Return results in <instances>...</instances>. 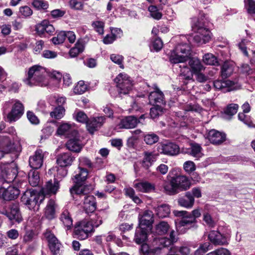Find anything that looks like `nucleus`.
<instances>
[{
    "label": "nucleus",
    "instance_id": "obj_1",
    "mask_svg": "<svg viewBox=\"0 0 255 255\" xmlns=\"http://www.w3.org/2000/svg\"><path fill=\"white\" fill-rule=\"evenodd\" d=\"M46 75L47 72L44 67L35 65L29 69L27 77L23 80V82L26 85L30 86H46L48 83L46 78Z\"/></svg>",
    "mask_w": 255,
    "mask_h": 255
},
{
    "label": "nucleus",
    "instance_id": "obj_2",
    "mask_svg": "<svg viewBox=\"0 0 255 255\" xmlns=\"http://www.w3.org/2000/svg\"><path fill=\"white\" fill-rule=\"evenodd\" d=\"M192 28L195 31L194 34L189 35L188 37L182 36V40L187 38L189 42L191 43V40L192 39L195 43L199 45L206 44L210 41L212 34L208 28L202 26L199 22L195 23Z\"/></svg>",
    "mask_w": 255,
    "mask_h": 255
},
{
    "label": "nucleus",
    "instance_id": "obj_3",
    "mask_svg": "<svg viewBox=\"0 0 255 255\" xmlns=\"http://www.w3.org/2000/svg\"><path fill=\"white\" fill-rule=\"evenodd\" d=\"M188 60L190 68L185 63L180 64L179 67L181 69L180 76L183 77V79L190 80L192 79L193 74L202 72L205 68L201 61L197 58H188Z\"/></svg>",
    "mask_w": 255,
    "mask_h": 255
},
{
    "label": "nucleus",
    "instance_id": "obj_4",
    "mask_svg": "<svg viewBox=\"0 0 255 255\" xmlns=\"http://www.w3.org/2000/svg\"><path fill=\"white\" fill-rule=\"evenodd\" d=\"M191 48L189 44H178L175 49L171 52L169 60L173 64L185 63L190 55Z\"/></svg>",
    "mask_w": 255,
    "mask_h": 255
},
{
    "label": "nucleus",
    "instance_id": "obj_5",
    "mask_svg": "<svg viewBox=\"0 0 255 255\" xmlns=\"http://www.w3.org/2000/svg\"><path fill=\"white\" fill-rule=\"evenodd\" d=\"M21 202L30 209H38L39 205L44 200V196L34 190H26L21 197Z\"/></svg>",
    "mask_w": 255,
    "mask_h": 255
},
{
    "label": "nucleus",
    "instance_id": "obj_6",
    "mask_svg": "<svg viewBox=\"0 0 255 255\" xmlns=\"http://www.w3.org/2000/svg\"><path fill=\"white\" fill-rule=\"evenodd\" d=\"M119 94L126 95L132 89V83L130 77L125 73L119 74L115 79Z\"/></svg>",
    "mask_w": 255,
    "mask_h": 255
},
{
    "label": "nucleus",
    "instance_id": "obj_7",
    "mask_svg": "<svg viewBox=\"0 0 255 255\" xmlns=\"http://www.w3.org/2000/svg\"><path fill=\"white\" fill-rule=\"evenodd\" d=\"M14 103L11 112L7 116V120L9 122H15L19 119L23 113L24 108L22 104L19 101L10 100L6 102L4 108L6 109L10 105Z\"/></svg>",
    "mask_w": 255,
    "mask_h": 255
},
{
    "label": "nucleus",
    "instance_id": "obj_8",
    "mask_svg": "<svg viewBox=\"0 0 255 255\" xmlns=\"http://www.w3.org/2000/svg\"><path fill=\"white\" fill-rule=\"evenodd\" d=\"M0 150L5 153H13L17 156L21 149L18 144H12L9 137L0 136Z\"/></svg>",
    "mask_w": 255,
    "mask_h": 255
},
{
    "label": "nucleus",
    "instance_id": "obj_9",
    "mask_svg": "<svg viewBox=\"0 0 255 255\" xmlns=\"http://www.w3.org/2000/svg\"><path fill=\"white\" fill-rule=\"evenodd\" d=\"M93 231V226L91 223L86 221L79 222L74 228L75 235L81 240L86 239Z\"/></svg>",
    "mask_w": 255,
    "mask_h": 255
},
{
    "label": "nucleus",
    "instance_id": "obj_10",
    "mask_svg": "<svg viewBox=\"0 0 255 255\" xmlns=\"http://www.w3.org/2000/svg\"><path fill=\"white\" fill-rule=\"evenodd\" d=\"M6 216L8 219L13 223H19L22 221V217L17 204L10 205L7 209H5L0 213Z\"/></svg>",
    "mask_w": 255,
    "mask_h": 255
},
{
    "label": "nucleus",
    "instance_id": "obj_11",
    "mask_svg": "<svg viewBox=\"0 0 255 255\" xmlns=\"http://www.w3.org/2000/svg\"><path fill=\"white\" fill-rule=\"evenodd\" d=\"M44 237L47 240L49 248L54 255H60L61 244L50 230H46L44 233Z\"/></svg>",
    "mask_w": 255,
    "mask_h": 255
},
{
    "label": "nucleus",
    "instance_id": "obj_12",
    "mask_svg": "<svg viewBox=\"0 0 255 255\" xmlns=\"http://www.w3.org/2000/svg\"><path fill=\"white\" fill-rule=\"evenodd\" d=\"M170 183L175 187L176 191H186L191 185L189 179L184 175H176L171 178Z\"/></svg>",
    "mask_w": 255,
    "mask_h": 255
},
{
    "label": "nucleus",
    "instance_id": "obj_13",
    "mask_svg": "<svg viewBox=\"0 0 255 255\" xmlns=\"http://www.w3.org/2000/svg\"><path fill=\"white\" fill-rule=\"evenodd\" d=\"M36 33L41 37L52 35L55 32L53 26L47 20H44L35 25Z\"/></svg>",
    "mask_w": 255,
    "mask_h": 255
},
{
    "label": "nucleus",
    "instance_id": "obj_14",
    "mask_svg": "<svg viewBox=\"0 0 255 255\" xmlns=\"http://www.w3.org/2000/svg\"><path fill=\"white\" fill-rule=\"evenodd\" d=\"M17 174V169L13 164H7L1 167L2 176L7 182L12 181L16 183L18 181Z\"/></svg>",
    "mask_w": 255,
    "mask_h": 255
},
{
    "label": "nucleus",
    "instance_id": "obj_15",
    "mask_svg": "<svg viewBox=\"0 0 255 255\" xmlns=\"http://www.w3.org/2000/svg\"><path fill=\"white\" fill-rule=\"evenodd\" d=\"M174 215L176 217H181L182 219L179 222L178 228L186 227L188 228L191 227V224L194 223L195 218L191 216V213L186 211H174Z\"/></svg>",
    "mask_w": 255,
    "mask_h": 255
},
{
    "label": "nucleus",
    "instance_id": "obj_16",
    "mask_svg": "<svg viewBox=\"0 0 255 255\" xmlns=\"http://www.w3.org/2000/svg\"><path fill=\"white\" fill-rule=\"evenodd\" d=\"M45 154V153L42 150L37 149L34 154L29 157V164L30 166L35 169L40 168L43 164Z\"/></svg>",
    "mask_w": 255,
    "mask_h": 255
},
{
    "label": "nucleus",
    "instance_id": "obj_17",
    "mask_svg": "<svg viewBox=\"0 0 255 255\" xmlns=\"http://www.w3.org/2000/svg\"><path fill=\"white\" fill-rule=\"evenodd\" d=\"M148 98L150 104L153 105H159L161 106L165 104L164 95L156 86H154V91L150 92Z\"/></svg>",
    "mask_w": 255,
    "mask_h": 255
},
{
    "label": "nucleus",
    "instance_id": "obj_18",
    "mask_svg": "<svg viewBox=\"0 0 255 255\" xmlns=\"http://www.w3.org/2000/svg\"><path fill=\"white\" fill-rule=\"evenodd\" d=\"M73 135L69 136L70 139L66 143L67 148L72 151L79 152L82 148V144L78 136L77 131H74Z\"/></svg>",
    "mask_w": 255,
    "mask_h": 255
},
{
    "label": "nucleus",
    "instance_id": "obj_19",
    "mask_svg": "<svg viewBox=\"0 0 255 255\" xmlns=\"http://www.w3.org/2000/svg\"><path fill=\"white\" fill-rule=\"evenodd\" d=\"M159 151L164 154L175 155L179 152V147L178 145L172 142L162 143L158 147Z\"/></svg>",
    "mask_w": 255,
    "mask_h": 255
},
{
    "label": "nucleus",
    "instance_id": "obj_20",
    "mask_svg": "<svg viewBox=\"0 0 255 255\" xmlns=\"http://www.w3.org/2000/svg\"><path fill=\"white\" fill-rule=\"evenodd\" d=\"M25 182H21L19 185H17V187L9 186L7 189H4L2 193V198L4 200L10 201L16 198L19 194L20 190L18 188H21L22 184H25Z\"/></svg>",
    "mask_w": 255,
    "mask_h": 255
},
{
    "label": "nucleus",
    "instance_id": "obj_21",
    "mask_svg": "<svg viewBox=\"0 0 255 255\" xmlns=\"http://www.w3.org/2000/svg\"><path fill=\"white\" fill-rule=\"evenodd\" d=\"M106 118L104 116L94 117L89 120L87 125L88 130L91 134L100 128L105 123Z\"/></svg>",
    "mask_w": 255,
    "mask_h": 255
},
{
    "label": "nucleus",
    "instance_id": "obj_22",
    "mask_svg": "<svg viewBox=\"0 0 255 255\" xmlns=\"http://www.w3.org/2000/svg\"><path fill=\"white\" fill-rule=\"evenodd\" d=\"M97 208L95 197L93 195L85 196L83 198V208L87 214L93 213Z\"/></svg>",
    "mask_w": 255,
    "mask_h": 255
},
{
    "label": "nucleus",
    "instance_id": "obj_23",
    "mask_svg": "<svg viewBox=\"0 0 255 255\" xmlns=\"http://www.w3.org/2000/svg\"><path fill=\"white\" fill-rule=\"evenodd\" d=\"M208 139L213 144L218 145L222 143L226 139L225 133L215 129H212L208 133Z\"/></svg>",
    "mask_w": 255,
    "mask_h": 255
},
{
    "label": "nucleus",
    "instance_id": "obj_24",
    "mask_svg": "<svg viewBox=\"0 0 255 255\" xmlns=\"http://www.w3.org/2000/svg\"><path fill=\"white\" fill-rule=\"evenodd\" d=\"M177 241L175 237V232L172 231L170 233V238H155L153 241L154 245H159L158 248L160 249L162 247H167L170 246L173 243Z\"/></svg>",
    "mask_w": 255,
    "mask_h": 255
},
{
    "label": "nucleus",
    "instance_id": "obj_25",
    "mask_svg": "<svg viewBox=\"0 0 255 255\" xmlns=\"http://www.w3.org/2000/svg\"><path fill=\"white\" fill-rule=\"evenodd\" d=\"M141 166L145 169L148 170L156 160L158 154L153 152L144 151Z\"/></svg>",
    "mask_w": 255,
    "mask_h": 255
},
{
    "label": "nucleus",
    "instance_id": "obj_26",
    "mask_svg": "<svg viewBox=\"0 0 255 255\" xmlns=\"http://www.w3.org/2000/svg\"><path fill=\"white\" fill-rule=\"evenodd\" d=\"M59 188V182L57 181H54L52 183L51 180L46 182L45 186L42 188L40 193L44 196V198L47 195L51 194H55Z\"/></svg>",
    "mask_w": 255,
    "mask_h": 255
},
{
    "label": "nucleus",
    "instance_id": "obj_27",
    "mask_svg": "<svg viewBox=\"0 0 255 255\" xmlns=\"http://www.w3.org/2000/svg\"><path fill=\"white\" fill-rule=\"evenodd\" d=\"M75 157L70 152L59 154L57 157L56 162L60 167H65L70 166L74 160Z\"/></svg>",
    "mask_w": 255,
    "mask_h": 255
},
{
    "label": "nucleus",
    "instance_id": "obj_28",
    "mask_svg": "<svg viewBox=\"0 0 255 255\" xmlns=\"http://www.w3.org/2000/svg\"><path fill=\"white\" fill-rule=\"evenodd\" d=\"M209 240L215 245H223L227 244V239L217 231H211L208 235Z\"/></svg>",
    "mask_w": 255,
    "mask_h": 255
},
{
    "label": "nucleus",
    "instance_id": "obj_29",
    "mask_svg": "<svg viewBox=\"0 0 255 255\" xmlns=\"http://www.w3.org/2000/svg\"><path fill=\"white\" fill-rule=\"evenodd\" d=\"M88 172L86 168L79 166L75 171V175L72 178L73 182L76 184H82L86 180Z\"/></svg>",
    "mask_w": 255,
    "mask_h": 255
},
{
    "label": "nucleus",
    "instance_id": "obj_30",
    "mask_svg": "<svg viewBox=\"0 0 255 255\" xmlns=\"http://www.w3.org/2000/svg\"><path fill=\"white\" fill-rule=\"evenodd\" d=\"M138 123L137 118L132 116L126 117L122 119L119 124L120 128H135Z\"/></svg>",
    "mask_w": 255,
    "mask_h": 255
},
{
    "label": "nucleus",
    "instance_id": "obj_31",
    "mask_svg": "<svg viewBox=\"0 0 255 255\" xmlns=\"http://www.w3.org/2000/svg\"><path fill=\"white\" fill-rule=\"evenodd\" d=\"M234 85V82L229 80H216L214 82V86L216 89L221 90L225 93L233 90Z\"/></svg>",
    "mask_w": 255,
    "mask_h": 255
},
{
    "label": "nucleus",
    "instance_id": "obj_32",
    "mask_svg": "<svg viewBox=\"0 0 255 255\" xmlns=\"http://www.w3.org/2000/svg\"><path fill=\"white\" fill-rule=\"evenodd\" d=\"M59 219L63 225L67 228V230L71 228L73 225V219L70 212L67 209L65 208L62 210Z\"/></svg>",
    "mask_w": 255,
    "mask_h": 255
},
{
    "label": "nucleus",
    "instance_id": "obj_33",
    "mask_svg": "<svg viewBox=\"0 0 255 255\" xmlns=\"http://www.w3.org/2000/svg\"><path fill=\"white\" fill-rule=\"evenodd\" d=\"M153 213L151 211L146 210L139 218V226L149 227L153 222Z\"/></svg>",
    "mask_w": 255,
    "mask_h": 255
},
{
    "label": "nucleus",
    "instance_id": "obj_34",
    "mask_svg": "<svg viewBox=\"0 0 255 255\" xmlns=\"http://www.w3.org/2000/svg\"><path fill=\"white\" fill-rule=\"evenodd\" d=\"M133 187L137 191L143 193H149L155 190L154 185L147 181L134 182Z\"/></svg>",
    "mask_w": 255,
    "mask_h": 255
},
{
    "label": "nucleus",
    "instance_id": "obj_35",
    "mask_svg": "<svg viewBox=\"0 0 255 255\" xmlns=\"http://www.w3.org/2000/svg\"><path fill=\"white\" fill-rule=\"evenodd\" d=\"M194 198L192 196L190 192H187L183 197L180 198L178 200V204L186 208H192L194 203Z\"/></svg>",
    "mask_w": 255,
    "mask_h": 255
},
{
    "label": "nucleus",
    "instance_id": "obj_36",
    "mask_svg": "<svg viewBox=\"0 0 255 255\" xmlns=\"http://www.w3.org/2000/svg\"><path fill=\"white\" fill-rule=\"evenodd\" d=\"M147 239V229L145 227L139 226L137 228L134 240L137 244H143Z\"/></svg>",
    "mask_w": 255,
    "mask_h": 255
},
{
    "label": "nucleus",
    "instance_id": "obj_37",
    "mask_svg": "<svg viewBox=\"0 0 255 255\" xmlns=\"http://www.w3.org/2000/svg\"><path fill=\"white\" fill-rule=\"evenodd\" d=\"M155 214L159 218H164L168 217L170 214V207L169 205L164 204L154 208Z\"/></svg>",
    "mask_w": 255,
    "mask_h": 255
},
{
    "label": "nucleus",
    "instance_id": "obj_38",
    "mask_svg": "<svg viewBox=\"0 0 255 255\" xmlns=\"http://www.w3.org/2000/svg\"><path fill=\"white\" fill-rule=\"evenodd\" d=\"M70 191L72 195L73 196L74 194H76L79 195L81 198L83 197V198L85 196L88 195L87 193H88V191L85 186H83L82 184H76L70 189Z\"/></svg>",
    "mask_w": 255,
    "mask_h": 255
},
{
    "label": "nucleus",
    "instance_id": "obj_39",
    "mask_svg": "<svg viewBox=\"0 0 255 255\" xmlns=\"http://www.w3.org/2000/svg\"><path fill=\"white\" fill-rule=\"evenodd\" d=\"M55 207L56 204L55 201L52 199L49 200L45 209V216L47 219L51 220L54 218Z\"/></svg>",
    "mask_w": 255,
    "mask_h": 255
},
{
    "label": "nucleus",
    "instance_id": "obj_40",
    "mask_svg": "<svg viewBox=\"0 0 255 255\" xmlns=\"http://www.w3.org/2000/svg\"><path fill=\"white\" fill-rule=\"evenodd\" d=\"M234 72L233 64L229 62H225L222 66L221 76L223 78H227L230 76Z\"/></svg>",
    "mask_w": 255,
    "mask_h": 255
},
{
    "label": "nucleus",
    "instance_id": "obj_41",
    "mask_svg": "<svg viewBox=\"0 0 255 255\" xmlns=\"http://www.w3.org/2000/svg\"><path fill=\"white\" fill-rule=\"evenodd\" d=\"M71 126L68 124L65 123L60 125L57 129V133L58 135H67L71 136L73 135V131Z\"/></svg>",
    "mask_w": 255,
    "mask_h": 255
},
{
    "label": "nucleus",
    "instance_id": "obj_42",
    "mask_svg": "<svg viewBox=\"0 0 255 255\" xmlns=\"http://www.w3.org/2000/svg\"><path fill=\"white\" fill-rule=\"evenodd\" d=\"M104 212V210H101L91 216L90 222L93 226V230H94V227L97 228L102 224L101 214Z\"/></svg>",
    "mask_w": 255,
    "mask_h": 255
},
{
    "label": "nucleus",
    "instance_id": "obj_43",
    "mask_svg": "<svg viewBox=\"0 0 255 255\" xmlns=\"http://www.w3.org/2000/svg\"><path fill=\"white\" fill-rule=\"evenodd\" d=\"M40 181L39 173L37 171L31 170L28 173V181L31 186L36 187Z\"/></svg>",
    "mask_w": 255,
    "mask_h": 255
},
{
    "label": "nucleus",
    "instance_id": "obj_44",
    "mask_svg": "<svg viewBox=\"0 0 255 255\" xmlns=\"http://www.w3.org/2000/svg\"><path fill=\"white\" fill-rule=\"evenodd\" d=\"M170 228L167 222L161 221L155 227L156 233L158 235H164L168 232Z\"/></svg>",
    "mask_w": 255,
    "mask_h": 255
},
{
    "label": "nucleus",
    "instance_id": "obj_45",
    "mask_svg": "<svg viewBox=\"0 0 255 255\" xmlns=\"http://www.w3.org/2000/svg\"><path fill=\"white\" fill-rule=\"evenodd\" d=\"M201 149L202 148L199 144L193 143L191 145V147L189 149V151L188 152L192 156L198 158L202 155L201 153Z\"/></svg>",
    "mask_w": 255,
    "mask_h": 255
},
{
    "label": "nucleus",
    "instance_id": "obj_46",
    "mask_svg": "<svg viewBox=\"0 0 255 255\" xmlns=\"http://www.w3.org/2000/svg\"><path fill=\"white\" fill-rule=\"evenodd\" d=\"M32 4L38 10H46L49 7L48 2L44 0H33Z\"/></svg>",
    "mask_w": 255,
    "mask_h": 255
},
{
    "label": "nucleus",
    "instance_id": "obj_47",
    "mask_svg": "<svg viewBox=\"0 0 255 255\" xmlns=\"http://www.w3.org/2000/svg\"><path fill=\"white\" fill-rule=\"evenodd\" d=\"M244 6L249 14H255V1L254 0H244Z\"/></svg>",
    "mask_w": 255,
    "mask_h": 255
},
{
    "label": "nucleus",
    "instance_id": "obj_48",
    "mask_svg": "<svg viewBox=\"0 0 255 255\" xmlns=\"http://www.w3.org/2000/svg\"><path fill=\"white\" fill-rule=\"evenodd\" d=\"M64 112L65 109L64 108L59 106L55 108L53 111L50 113V115L52 118L60 119L63 117Z\"/></svg>",
    "mask_w": 255,
    "mask_h": 255
},
{
    "label": "nucleus",
    "instance_id": "obj_49",
    "mask_svg": "<svg viewBox=\"0 0 255 255\" xmlns=\"http://www.w3.org/2000/svg\"><path fill=\"white\" fill-rule=\"evenodd\" d=\"M87 89V86L83 81H80L75 86L73 91L76 94H83Z\"/></svg>",
    "mask_w": 255,
    "mask_h": 255
},
{
    "label": "nucleus",
    "instance_id": "obj_50",
    "mask_svg": "<svg viewBox=\"0 0 255 255\" xmlns=\"http://www.w3.org/2000/svg\"><path fill=\"white\" fill-rule=\"evenodd\" d=\"M158 136L154 133L146 134L144 137V140L147 144L152 145L158 141Z\"/></svg>",
    "mask_w": 255,
    "mask_h": 255
},
{
    "label": "nucleus",
    "instance_id": "obj_51",
    "mask_svg": "<svg viewBox=\"0 0 255 255\" xmlns=\"http://www.w3.org/2000/svg\"><path fill=\"white\" fill-rule=\"evenodd\" d=\"M203 62L208 65H215L218 63L217 58L211 53H207L203 57Z\"/></svg>",
    "mask_w": 255,
    "mask_h": 255
},
{
    "label": "nucleus",
    "instance_id": "obj_52",
    "mask_svg": "<svg viewBox=\"0 0 255 255\" xmlns=\"http://www.w3.org/2000/svg\"><path fill=\"white\" fill-rule=\"evenodd\" d=\"M148 11L151 16L156 20H159L162 17V13L159 11L157 7L154 5H150L148 7Z\"/></svg>",
    "mask_w": 255,
    "mask_h": 255
},
{
    "label": "nucleus",
    "instance_id": "obj_53",
    "mask_svg": "<svg viewBox=\"0 0 255 255\" xmlns=\"http://www.w3.org/2000/svg\"><path fill=\"white\" fill-rule=\"evenodd\" d=\"M163 112V107L160 105H154L150 109V115L152 119L156 118L161 115Z\"/></svg>",
    "mask_w": 255,
    "mask_h": 255
},
{
    "label": "nucleus",
    "instance_id": "obj_54",
    "mask_svg": "<svg viewBox=\"0 0 255 255\" xmlns=\"http://www.w3.org/2000/svg\"><path fill=\"white\" fill-rule=\"evenodd\" d=\"M66 37V32L61 31L57 34V36L53 37L51 40L54 44H59L64 42Z\"/></svg>",
    "mask_w": 255,
    "mask_h": 255
},
{
    "label": "nucleus",
    "instance_id": "obj_55",
    "mask_svg": "<svg viewBox=\"0 0 255 255\" xmlns=\"http://www.w3.org/2000/svg\"><path fill=\"white\" fill-rule=\"evenodd\" d=\"M94 29L100 34L104 33V22L102 21H95L92 23Z\"/></svg>",
    "mask_w": 255,
    "mask_h": 255
},
{
    "label": "nucleus",
    "instance_id": "obj_56",
    "mask_svg": "<svg viewBox=\"0 0 255 255\" xmlns=\"http://www.w3.org/2000/svg\"><path fill=\"white\" fill-rule=\"evenodd\" d=\"M76 119L77 122L82 124H86L89 122L88 116L82 111H79L76 114Z\"/></svg>",
    "mask_w": 255,
    "mask_h": 255
},
{
    "label": "nucleus",
    "instance_id": "obj_57",
    "mask_svg": "<svg viewBox=\"0 0 255 255\" xmlns=\"http://www.w3.org/2000/svg\"><path fill=\"white\" fill-rule=\"evenodd\" d=\"M163 188L164 191L168 194L173 195L177 193L175 187L173 186L170 182L169 183L166 181L163 184Z\"/></svg>",
    "mask_w": 255,
    "mask_h": 255
},
{
    "label": "nucleus",
    "instance_id": "obj_58",
    "mask_svg": "<svg viewBox=\"0 0 255 255\" xmlns=\"http://www.w3.org/2000/svg\"><path fill=\"white\" fill-rule=\"evenodd\" d=\"M110 59L113 62L118 64L120 68H124V66L123 64V57L122 55L113 54L111 55Z\"/></svg>",
    "mask_w": 255,
    "mask_h": 255
},
{
    "label": "nucleus",
    "instance_id": "obj_59",
    "mask_svg": "<svg viewBox=\"0 0 255 255\" xmlns=\"http://www.w3.org/2000/svg\"><path fill=\"white\" fill-rule=\"evenodd\" d=\"M185 171L188 174L192 173L196 170L195 163L191 161H186L183 165Z\"/></svg>",
    "mask_w": 255,
    "mask_h": 255
},
{
    "label": "nucleus",
    "instance_id": "obj_60",
    "mask_svg": "<svg viewBox=\"0 0 255 255\" xmlns=\"http://www.w3.org/2000/svg\"><path fill=\"white\" fill-rule=\"evenodd\" d=\"M238 108L239 106L237 104H230L227 107L225 113L228 115L233 116L237 113Z\"/></svg>",
    "mask_w": 255,
    "mask_h": 255
},
{
    "label": "nucleus",
    "instance_id": "obj_61",
    "mask_svg": "<svg viewBox=\"0 0 255 255\" xmlns=\"http://www.w3.org/2000/svg\"><path fill=\"white\" fill-rule=\"evenodd\" d=\"M210 247L209 243H204L199 247V248L195 252V255H204L208 250Z\"/></svg>",
    "mask_w": 255,
    "mask_h": 255
},
{
    "label": "nucleus",
    "instance_id": "obj_62",
    "mask_svg": "<svg viewBox=\"0 0 255 255\" xmlns=\"http://www.w3.org/2000/svg\"><path fill=\"white\" fill-rule=\"evenodd\" d=\"M34 237V233L32 230H28L25 232L23 236V242L25 243H29L31 242Z\"/></svg>",
    "mask_w": 255,
    "mask_h": 255
},
{
    "label": "nucleus",
    "instance_id": "obj_63",
    "mask_svg": "<svg viewBox=\"0 0 255 255\" xmlns=\"http://www.w3.org/2000/svg\"><path fill=\"white\" fill-rule=\"evenodd\" d=\"M69 4L71 8L76 10H81L83 8V4L77 0H70Z\"/></svg>",
    "mask_w": 255,
    "mask_h": 255
},
{
    "label": "nucleus",
    "instance_id": "obj_64",
    "mask_svg": "<svg viewBox=\"0 0 255 255\" xmlns=\"http://www.w3.org/2000/svg\"><path fill=\"white\" fill-rule=\"evenodd\" d=\"M207 255H231V254L228 250L221 248L209 253Z\"/></svg>",
    "mask_w": 255,
    "mask_h": 255
}]
</instances>
